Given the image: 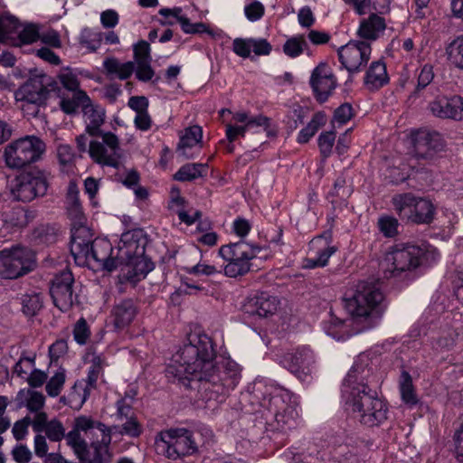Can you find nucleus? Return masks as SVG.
Wrapping results in <instances>:
<instances>
[{
  "instance_id": "obj_1",
  "label": "nucleus",
  "mask_w": 463,
  "mask_h": 463,
  "mask_svg": "<svg viewBox=\"0 0 463 463\" xmlns=\"http://www.w3.org/2000/svg\"><path fill=\"white\" fill-rule=\"evenodd\" d=\"M211 338L200 332H191L186 343L173 355L166 373L178 380L195 379L203 382L208 400L222 402L241 379L239 364L230 358L215 362Z\"/></svg>"
},
{
  "instance_id": "obj_2",
  "label": "nucleus",
  "mask_w": 463,
  "mask_h": 463,
  "mask_svg": "<svg viewBox=\"0 0 463 463\" xmlns=\"http://www.w3.org/2000/svg\"><path fill=\"white\" fill-rule=\"evenodd\" d=\"M370 370L355 362L342 386V399L354 417L363 425L375 427L388 419V405L368 385Z\"/></svg>"
},
{
  "instance_id": "obj_3",
  "label": "nucleus",
  "mask_w": 463,
  "mask_h": 463,
  "mask_svg": "<svg viewBox=\"0 0 463 463\" xmlns=\"http://www.w3.org/2000/svg\"><path fill=\"white\" fill-rule=\"evenodd\" d=\"M439 252L430 244H407L390 248L379 263L386 279L414 270L423 264H431L439 259Z\"/></svg>"
},
{
  "instance_id": "obj_4",
  "label": "nucleus",
  "mask_w": 463,
  "mask_h": 463,
  "mask_svg": "<svg viewBox=\"0 0 463 463\" xmlns=\"http://www.w3.org/2000/svg\"><path fill=\"white\" fill-rule=\"evenodd\" d=\"M78 150L87 152L91 160L102 166L118 168L122 149L118 137L111 131H102L96 135L80 134L76 137Z\"/></svg>"
},
{
  "instance_id": "obj_5",
  "label": "nucleus",
  "mask_w": 463,
  "mask_h": 463,
  "mask_svg": "<svg viewBox=\"0 0 463 463\" xmlns=\"http://www.w3.org/2000/svg\"><path fill=\"white\" fill-rule=\"evenodd\" d=\"M112 251V245L108 240L98 238L92 241L89 228L76 230L71 238V252L75 259L83 257L109 271L118 268L117 258H111Z\"/></svg>"
},
{
  "instance_id": "obj_6",
  "label": "nucleus",
  "mask_w": 463,
  "mask_h": 463,
  "mask_svg": "<svg viewBox=\"0 0 463 463\" xmlns=\"http://www.w3.org/2000/svg\"><path fill=\"white\" fill-rule=\"evenodd\" d=\"M45 151V144L36 136H25L9 143L4 152L6 165L21 169L36 162Z\"/></svg>"
},
{
  "instance_id": "obj_7",
  "label": "nucleus",
  "mask_w": 463,
  "mask_h": 463,
  "mask_svg": "<svg viewBox=\"0 0 463 463\" xmlns=\"http://www.w3.org/2000/svg\"><path fill=\"white\" fill-rule=\"evenodd\" d=\"M383 298V293L374 283L360 281L353 295L345 298V308L354 318H367Z\"/></svg>"
},
{
  "instance_id": "obj_8",
  "label": "nucleus",
  "mask_w": 463,
  "mask_h": 463,
  "mask_svg": "<svg viewBox=\"0 0 463 463\" xmlns=\"http://www.w3.org/2000/svg\"><path fill=\"white\" fill-rule=\"evenodd\" d=\"M259 251V248L245 241L222 246L219 254L226 262L223 267L224 274L230 278L246 274L250 269V260L254 259Z\"/></svg>"
},
{
  "instance_id": "obj_9",
  "label": "nucleus",
  "mask_w": 463,
  "mask_h": 463,
  "mask_svg": "<svg viewBox=\"0 0 463 463\" xmlns=\"http://www.w3.org/2000/svg\"><path fill=\"white\" fill-rule=\"evenodd\" d=\"M161 443L165 456L178 460L198 452L194 433L184 428L169 429L161 432Z\"/></svg>"
},
{
  "instance_id": "obj_10",
  "label": "nucleus",
  "mask_w": 463,
  "mask_h": 463,
  "mask_svg": "<svg viewBox=\"0 0 463 463\" xmlns=\"http://www.w3.org/2000/svg\"><path fill=\"white\" fill-rule=\"evenodd\" d=\"M45 174L39 170L29 171L16 176L11 184V194L17 201L31 202L43 196L48 189Z\"/></svg>"
},
{
  "instance_id": "obj_11",
  "label": "nucleus",
  "mask_w": 463,
  "mask_h": 463,
  "mask_svg": "<svg viewBox=\"0 0 463 463\" xmlns=\"http://www.w3.org/2000/svg\"><path fill=\"white\" fill-rule=\"evenodd\" d=\"M35 265L34 254L21 247L0 251V274L5 279H16L31 271Z\"/></svg>"
},
{
  "instance_id": "obj_12",
  "label": "nucleus",
  "mask_w": 463,
  "mask_h": 463,
  "mask_svg": "<svg viewBox=\"0 0 463 463\" xmlns=\"http://www.w3.org/2000/svg\"><path fill=\"white\" fill-rule=\"evenodd\" d=\"M49 80L46 75L33 76L15 91V100L21 103L23 110H26V106L38 107L46 100Z\"/></svg>"
},
{
  "instance_id": "obj_13",
  "label": "nucleus",
  "mask_w": 463,
  "mask_h": 463,
  "mask_svg": "<svg viewBox=\"0 0 463 463\" xmlns=\"http://www.w3.org/2000/svg\"><path fill=\"white\" fill-rule=\"evenodd\" d=\"M270 409L274 410L275 419L279 424L291 428L298 416L296 406L291 402L288 391L274 386L269 393Z\"/></svg>"
},
{
  "instance_id": "obj_14",
  "label": "nucleus",
  "mask_w": 463,
  "mask_h": 463,
  "mask_svg": "<svg viewBox=\"0 0 463 463\" xmlns=\"http://www.w3.org/2000/svg\"><path fill=\"white\" fill-rule=\"evenodd\" d=\"M269 126V118L263 115L250 117L243 111L236 112L232 114L231 122L226 124V137L232 143L239 137H244L248 130L257 132L259 128L267 129Z\"/></svg>"
},
{
  "instance_id": "obj_15",
  "label": "nucleus",
  "mask_w": 463,
  "mask_h": 463,
  "mask_svg": "<svg viewBox=\"0 0 463 463\" xmlns=\"http://www.w3.org/2000/svg\"><path fill=\"white\" fill-rule=\"evenodd\" d=\"M371 44L367 42H350L338 50L340 62L350 73L357 72L371 56Z\"/></svg>"
},
{
  "instance_id": "obj_16",
  "label": "nucleus",
  "mask_w": 463,
  "mask_h": 463,
  "mask_svg": "<svg viewBox=\"0 0 463 463\" xmlns=\"http://www.w3.org/2000/svg\"><path fill=\"white\" fill-rule=\"evenodd\" d=\"M74 278L70 270H63L52 279L50 288L54 305L62 312L70 310L75 300L73 293Z\"/></svg>"
},
{
  "instance_id": "obj_17",
  "label": "nucleus",
  "mask_w": 463,
  "mask_h": 463,
  "mask_svg": "<svg viewBox=\"0 0 463 463\" xmlns=\"http://www.w3.org/2000/svg\"><path fill=\"white\" fill-rule=\"evenodd\" d=\"M285 368L294 373L300 380H305L315 368V355L307 346H302L287 353L282 359Z\"/></svg>"
},
{
  "instance_id": "obj_18",
  "label": "nucleus",
  "mask_w": 463,
  "mask_h": 463,
  "mask_svg": "<svg viewBox=\"0 0 463 463\" xmlns=\"http://www.w3.org/2000/svg\"><path fill=\"white\" fill-rule=\"evenodd\" d=\"M430 114L442 119H463V98L458 95H439L428 105Z\"/></svg>"
},
{
  "instance_id": "obj_19",
  "label": "nucleus",
  "mask_w": 463,
  "mask_h": 463,
  "mask_svg": "<svg viewBox=\"0 0 463 463\" xmlns=\"http://www.w3.org/2000/svg\"><path fill=\"white\" fill-rule=\"evenodd\" d=\"M145 253L144 238L142 232L138 230L128 231L121 235L118 246L117 264L133 260Z\"/></svg>"
},
{
  "instance_id": "obj_20",
  "label": "nucleus",
  "mask_w": 463,
  "mask_h": 463,
  "mask_svg": "<svg viewBox=\"0 0 463 463\" xmlns=\"http://www.w3.org/2000/svg\"><path fill=\"white\" fill-rule=\"evenodd\" d=\"M310 85L318 101L324 102L327 99L335 88L336 80L326 63L321 62L312 71Z\"/></svg>"
},
{
  "instance_id": "obj_21",
  "label": "nucleus",
  "mask_w": 463,
  "mask_h": 463,
  "mask_svg": "<svg viewBox=\"0 0 463 463\" xmlns=\"http://www.w3.org/2000/svg\"><path fill=\"white\" fill-rule=\"evenodd\" d=\"M65 209L68 217L71 221V237L76 230L80 228H88L86 226V216L80 200V190L77 184L73 181L69 183L65 195Z\"/></svg>"
},
{
  "instance_id": "obj_22",
  "label": "nucleus",
  "mask_w": 463,
  "mask_h": 463,
  "mask_svg": "<svg viewBox=\"0 0 463 463\" xmlns=\"http://www.w3.org/2000/svg\"><path fill=\"white\" fill-rule=\"evenodd\" d=\"M80 102L81 103V110L86 124V136L96 135L103 130L100 127L105 121V109L98 105H94L90 97L86 93L80 94Z\"/></svg>"
},
{
  "instance_id": "obj_23",
  "label": "nucleus",
  "mask_w": 463,
  "mask_h": 463,
  "mask_svg": "<svg viewBox=\"0 0 463 463\" xmlns=\"http://www.w3.org/2000/svg\"><path fill=\"white\" fill-rule=\"evenodd\" d=\"M279 301L276 297L270 296L267 293H260L252 297L247 298L242 309L250 316H258L260 317H266L273 315L279 308Z\"/></svg>"
},
{
  "instance_id": "obj_24",
  "label": "nucleus",
  "mask_w": 463,
  "mask_h": 463,
  "mask_svg": "<svg viewBox=\"0 0 463 463\" xmlns=\"http://www.w3.org/2000/svg\"><path fill=\"white\" fill-rule=\"evenodd\" d=\"M414 151L418 157H431L443 147L442 138L437 132L418 130L413 135Z\"/></svg>"
},
{
  "instance_id": "obj_25",
  "label": "nucleus",
  "mask_w": 463,
  "mask_h": 463,
  "mask_svg": "<svg viewBox=\"0 0 463 463\" xmlns=\"http://www.w3.org/2000/svg\"><path fill=\"white\" fill-rule=\"evenodd\" d=\"M112 430L101 435L100 439L93 441L90 445L92 452L90 453L88 448L86 452L80 458L81 463H110L112 454L109 450L111 443Z\"/></svg>"
},
{
  "instance_id": "obj_26",
  "label": "nucleus",
  "mask_w": 463,
  "mask_h": 463,
  "mask_svg": "<svg viewBox=\"0 0 463 463\" xmlns=\"http://www.w3.org/2000/svg\"><path fill=\"white\" fill-rule=\"evenodd\" d=\"M137 315V307L131 299L116 303L110 312L111 323L117 331L128 327Z\"/></svg>"
},
{
  "instance_id": "obj_27",
  "label": "nucleus",
  "mask_w": 463,
  "mask_h": 463,
  "mask_svg": "<svg viewBox=\"0 0 463 463\" xmlns=\"http://www.w3.org/2000/svg\"><path fill=\"white\" fill-rule=\"evenodd\" d=\"M118 267H121L120 280L132 284H136L144 279L152 269V264L145 259L144 255L134 258L123 263V265H118Z\"/></svg>"
},
{
  "instance_id": "obj_28",
  "label": "nucleus",
  "mask_w": 463,
  "mask_h": 463,
  "mask_svg": "<svg viewBox=\"0 0 463 463\" xmlns=\"http://www.w3.org/2000/svg\"><path fill=\"white\" fill-rule=\"evenodd\" d=\"M436 207L433 203L426 198H415L411 213L407 215V221L416 224H430L433 222Z\"/></svg>"
},
{
  "instance_id": "obj_29",
  "label": "nucleus",
  "mask_w": 463,
  "mask_h": 463,
  "mask_svg": "<svg viewBox=\"0 0 463 463\" xmlns=\"http://www.w3.org/2000/svg\"><path fill=\"white\" fill-rule=\"evenodd\" d=\"M203 129L201 127L194 125L184 128L179 134V143L176 151L180 156L190 158L193 155L190 149L194 146L202 147Z\"/></svg>"
},
{
  "instance_id": "obj_30",
  "label": "nucleus",
  "mask_w": 463,
  "mask_h": 463,
  "mask_svg": "<svg viewBox=\"0 0 463 463\" xmlns=\"http://www.w3.org/2000/svg\"><path fill=\"white\" fill-rule=\"evenodd\" d=\"M385 29V19L379 14H371L367 18L361 20L357 34L362 39L375 41L383 34Z\"/></svg>"
},
{
  "instance_id": "obj_31",
  "label": "nucleus",
  "mask_w": 463,
  "mask_h": 463,
  "mask_svg": "<svg viewBox=\"0 0 463 463\" xmlns=\"http://www.w3.org/2000/svg\"><path fill=\"white\" fill-rule=\"evenodd\" d=\"M309 248L321 267H325L328 263L329 258L336 251V248L331 245L329 234L314 238L309 243Z\"/></svg>"
},
{
  "instance_id": "obj_32",
  "label": "nucleus",
  "mask_w": 463,
  "mask_h": 463,
  "mask_svg": "<svg viewBox=\"0 0 463 463\" xmlns=\"http://www.w3.org/2000/svg\"><path fill=\"white\" fill-rule=\"evenodd\" d=\"M183 10L181 7H174V8H161L158 11V14L167 18L168 16H173L176 19V21L180 24L182 30L185 33H203L207 31V26L203 23H195L193 24L190 20L182 14Z\"/></svg>"
},
{
  "instance_id": "obj_33",
  "label": "nucleus",
  "mask_w": 463,
  "mask_h": 463,
  "mask_svg": "<svg viewBox=\"0 0 463 463\" xmlns=\"http://www.w3.org/2000/svg\"><path fill=\"white\" fill-rule=\"evenodd\" d=\"M389 77L386 66L382 61L372 62L364 77V84L369 90H377L387 84Z\"/></svg>"
},
{
  "instance_id": "obj_34",
  "label": "nucleus",
  "mask_w": 463,
  "mask_h": 463,
  "mask_svg": "<svg viewBox=\"0 0 463 463\" xmlns=\"http://www.w3.org/2000/svg\"><path fill=\"white\" fill-rule=\"evenodd\" d=\"M283 52L289 58L299 57L306 52L309 51V45L305 34H296L285 42L282 47Z\"/></svg>"
},
{
  "instance_id": "obj_35",
  "label": "nucleus",
  "mask_w": 463,
  "mask_h": 463,
  "mask_svg": "<svg viewBox=\"0 0 463 463\" xmlns=\"http://www.w3.org/2000/svg\"><path fill=\"white\" fill-rule=\"evenodd\" d=\"M326 123V115L324 112L315 113L307 125L299 131L297 138L298 142L300 144L307 143Z\"/></svg>"
},
{
  "instance_id": "obj_36",
  "label": "nucleus",
  "mask_w": 463,
  "mask_h": 463,
  "mask_svg": "<svg viewBox=\"0 0 463 463\" xmlns=\"http://www.w3.org/2000/svg\"><path fill=\"white\" fill-rule=\"evenodd\" d=\"M103 66L108 74L117 76L120 80L128 79L134 71V62H119L115 58H108L103 61Z\"/></svg>"
},
{
  "instance_id": "obj_37",
  "label": "nucleus",
  "mask_w": 463,
  "mask_h": 463,
  "mask_svg": "<svg viewBox=\"0 0 463 463\" xmlns=\"http://www.w3.org/2000/svg\"><path fill=\"white\" fill-rule=\"evenodd\" d=\"M207 169V164H186L175 174V179L181 182L193 181L205 175Z\"/></svg>"
},
{
  "instance_id": "obj_38",
  "label": "nucleus",
  "mask_w": 463,
  "mask_h": 463,
  "mask_svg": "<svg viewBox=\"0 0 463 463\" xmlns=\"http://www.w3.org/2000/svg\"><path fill=\"white\" fill-rule=\"evenodd\" d=\"M73 427L80 430V432L88 433L91 430H97L100 432V434H104L112 429L107 427L100 421L94 420L91 417L86 415H80L74 419Z\"/></svg>"
},
{
  "instance_id": "obj_39",
  "label": "nucleus",
  "mask_w": 463,
  "mask_h": 463,
  "mask_svg": "<svg viewBox=\"0 0 463 463\" xmlns=\"http://www.w3.org/2000/svg\"><path fill=\"white\" fill-rule=\"evenodd\" d=\"M446 54L455 67L463 70V36L457 37L447 46Z\"/></svg>"
},
{
  "instance_id": "obj_40",
  "label": "nucleus",
  "mask_w": 463,
  "mask_h": 463,
  "mask_svg": "<svg viewBox=\"0 0 463 463\" xmlns=\"http://www.w3.org/2000/svg\"><path fill=\"white\" fill-rule=\"evenodd\" d=\"M19 396L25 400V407L33 412L41 411L45 403L44 395L34 390H22L18 393Z\"/></svg>"
},
{
  "instance_id": "obj_41",
  "label": "nucleus",
  "mask_w": 463,
  "mask_h": 463,
  "mask_svg": "<svg viewBox=\"0 0 463 463\" xmlns=\"http://www.w3.org/2000/svg\"><path fill=\"white\" fill-rule=\"evenodd\" d=\"M18 19L8 14H0V41H7L19 28Z\"/></svg>"
},
{
  "instance_id": "obj_42",
  "label": "nucleus",
  "mask_w": 463,
  "mask_h": 463,
  "mask_svg": "<svg viewBox=\"0 0 463 463\" xmlns=\"http://www.w3.org/2000/svg\"><path fill=\"white\" fill-rule=\"evenodd\" d=\"M102 33L97 30L85 28L80 33V43L90 52L98 50L101 44Z\"/></svg>"
},
{
  "instance_id": "obj_43",
  "label": "nucleus",
  "mask_w": 463,
  "mask_h": 463,
  "mask_svg": "<svg viewBox=\"0 0 463 463\" xmlns=\"http://www.w3.org/2000/svg\"><path fill=\"white\" fill-rule=\"evenodd\" d=\"M80 433L81 432L80 430H77V429L73 427L71 431H69L67 434L65 433L64 437L68 446L72 449L79 459L82 455H84L86 449L88 448V444L86 440L81 437Z\"/></svg>"
},
{
  "instance_id": "obj_44",
  "label": "nucleus",
  "mask_w": 463,
  "mask_h": 463,
  "mask_svg": "<svg viewBox=\"0 0 463 463\" xmlns=\"http://www.w3.org/2000/svg\"><path fill=\"white\" fill-rule=\"evenodd\" d=\"M400 392L402 400L405 404L409 406L417 404L418 398L414 392L411 378L407 373H402V381L400 384Z\"/></svg>"
},
{
  "instance_id": "obj_45",
  "label": "nucleus",
  "mask_w": 463,
  "mask_h": 463,
  "mask_svg": "<svg viewBox=\"0 0 463 463\" xmlns=\"http://www.w3.org/2000/svg\"><path fill=\"white\" fill-rule=\"evenodd\" d=\"M415 196L411 194H397L392 198V204L399 216L407 219L411 213Z\"/></svg>"
},
{
  "instance_id": "obj_46",
  "label": "nucleus",
  "mask_w": 463,
  "mask_h": 463,
  "mask_svg": "<svg viewBox=\"0 0 463 463\" xmlns=\"http://www.w3.org/2000/svg\"><path fill=\"white\" fill-rule=\"evenodd\" d=\"M65 380L66 371L63 368L58 369L46 383L47 394L51 397L58 396L63 388Z\"/></svg>"
},
{
  "instance_id": "obj_47",
  "label": "nucleus",
  "mask_w": 463,
  "mask_h": 463,
  "mask_svg": "<svg viewBox=\"0 0 463 463\" xmlns=\"http://www.w3.org/2000/svg\"><path fill=\"white\" fill-rule=\"evenodd\" d=\"M335 141V132L331 131H325L322 132L318 138H317V144L319 147L320 154L324 160L328 158L333 151V147Z\"/></svg>"
},
{
  "instance_id": "obj_48",
  "label": "nucleus",
  "mask_w": 463,
  "mask_h": 463,
  "mask_svg": "<svg viewBox=\"0 0 463 463\" xmlns=\"http://www.w3.org/2000/svg\"><path fill=\"white\" fill-rule=\"evenodd\" d=\"M22 306L25 315L34 316L43 307L42 298L36 293L24 295Z\"/></svg>"
},
{
  "instance_id": "obj_49",
  "label": "nucleus",
  "mask_w": 463,
  "mask_h": 463,
  "mask_svg": "<svg viewBox=\"0 0 463 463\" xmlns=\"http://www.w3.org/2000/svg\"><path fill=\"white\" fill-rule=\"evenodd\" d=\"M379 231L388 238L394 237L398 233L399 222L392 216H381L377 222Z\"/></svg>"
},
{
  "instance_id": "obj_50",
  "label": "nucleus",
  "mask_w": 463,
  "mask_h": 463,
  "mask_svg": "<svg viewBox=\"0 0 463 463\" xmlns=\"http://www.w3.org/2000/svg\"><path fill=\"white\" fill-rule=\"evenodd\" d=\"M87 399L86 389L81 383H76L71 392L68 394V405L74 409H80Z\"/></svg>"
},
{
  "instance_id": "obj_51",
  "label": "nucleus",
  "mask_w": 463,
  "mask_h": 463,
  "mask_svg": "<svg viewBox=\"0 0 463 463\" xmlns=\"http://www.w3.org/2000/svg\"><path fill=\"white\" fill-rule=\"evenodd\" d=\"M111 429L112 431H118L121 435H128L130 437H138L142 432L140 423L134 417H129L122 425L121 429L118 426H113Z\"/></svg>"
},
{
  "instance_id": "obj_52",
  "label": "nucleus",
  "mask_w": 463,
  "mask_h": 463,
  "mask_svg": "<svg viewBox=\"0 0 463 463\" xmlns=\"http://www.w3.org/2000/svg\"><path fill=\"white\" fill-rule=\"evenodd\" d=\"M43 431L47 438L52 441H61L65 437V428L57 419L49 420V423Z\"/></svg>"
},
{
  "instance_id": "obj_53",
  "label": "nucleus",
  "mask_w": 463,
  "mask_h": 463,
  "mask_svg": "<svg viewBox=\"0 0 463 463\" xmlns=\"http://www.w3.org/2000/svg\"><path fill=\"white\" fill-rule=\"evenodd\" d=\"M58 79L60 83L68 90L75 93L80 87L78 76L71 70L65 69L59 75Z\"/></svg>"
},
{
  "instance_id": "obj_54",
  "label": "nucleus",
  "mask_w": 463,
  "mask_h": 463,
  "mask_svg": "<svg viewBox=\"0 0 463 463\" xmlns=\"http://www.w3.org/2000/svg\"><path fill=\"white\" fill-rule=\"evenodd\" d=\"M434 70L433 66L430 63L424 64L420 71L418 76V83L415 90V94L418 93L420 90L425 89L429 86L434 79Z\"/></svg>"
},
{
  "instance_id": "obj_55",
  "label": "nucleus",
  "mask_w": 463,
  "mask_h": 463,
  "mask_svg": "<svg viewBox=\"0 0 463 463\" xmlns=\"http://www.w3.org/2000/svg\"><path fill=\"white\" fill-rule=\"evenodd\" d=\"M106 365L105 359L101 355L93 354L91 359V367L88 374V383L93 386L98 380L99 375L102 373L103 367Z\"/></svg>"
},
{
  "instance_id": "obj_56",
  "label": "nucleus",
  "mask_w": 463,
  "mask_h": 463,
  "mask_svg": "<svg viewBox=\"0 0 463 463\" xmlns=\"http://www.w3.org/2000/svg\"><path fill=\"white\" fill-rule=\"evenodd\" d=\"M19 39L23 43L30 44L40 39V26L36 24L24 25L19 33Z\"/></svg>"
},
{
  "instance_id": "obj_57",
  "label": "nucleus",
  "mask_w": 463,
  "mask_h": 463,
  "mask_svg": "<svg viewBox=\"0 0 463 463\" xmlns=\"http://www.w3.org/2000/svg\"><path fill=\"white\" fill-rule=\"evenodd\" d=\"M344 326L345 322L342 319L332 316L325 325V330L328 335L339 340L343 337L342 333H344Z\"/></svg>"
},
{
  "instance_id": "obj_58",
  "label": "nucleus",
  "mask_w": 463,
  "mask_h": 463,
  "mask_svg": "<svg viewBox=\"0 0 463 463\" xmlns=\"http://www.w3.org/2000/svg\"><path fill=\"white\" fill-rule=\"evenodd\" d=\"M352 111V106L348 103H345L339 106L334 113V118L332 121L333 126L335 127V124L342 126L349 121L353 116Z\"/></svg>"
},
{
  "instance_id": "obj_59",
  "label": "nucleus",
  "mask_w": 463,
  "mask_h": 463,
  "mask_svg": "<svg viewBox=\"0 0 463 463\" xmlns=\"http://www.w3.org/2000/svg\"><path fill=\"white\" fill-rule=\"evenodd\" d=\"M265 13L264 5L259 2L254 1L244 7V14L246 18L250 22H256L262 18Z\"/></svg>"
},
{
  "instance_id": "obj_60",
  "label": "nucleus",
  "mask_w": 463,
  "mask_h": 463,
  "mask_svg": "<svg viewBox=\"0 0 463 463\" xmlns=\"http://www.w3.org/2000/svg\"><path fill=\"white\" fill-rule=\"evenodd\" d=\"M134 70L137 79L141 81H148L155 75V71L151 67V61L134 62Z\"/></svg>"
},
{
  "instance_id": "obj_61",
  "label": "nucleus",
  "mask_w": 463,
  "mask_h": 463,
  "mask_svg": "<svg viewBox=\"0 0 463 463\" xmlns=\"http://www.w3.org/2000/svg\"><path fill=\"white\" fill-rule=\"evenodd\" d=\"M86 93L83 90H78L73 93L71 99L62 98L60 101V107L61 110L66 114H73L76 112L78 108H81V103L80 102V94Z\"/></svg>"
},
{
  "instance_id": "obj_62",
  "label": "nucleus",
  "mask_w": 463,
  "mask_h": 463,
  "mask_svg": "<svg viewBox=\"0 0 463 463\" xmlns=\"http://www.w3.org/2000/svg\"><path fill=\"white\" fill-rule=\"evenodd\" d=\"M133 51L135 62L152 61L150 45L146 41H139L134 45Z\"/></svg>"
},
{
  "instance_id": "obj_63",
  "label": "nucleus",
  "mask_w": 463,
  "mask_h": 463,
  "mask_svg": "<svg viewBox=\"0 0 463 463\" xmlns=\"http://www.w3.org/2000/svg\"><path fill=\"white\" fill-rule=\"evenodd\" d=\"M250 51L257 56L269 55L272 46L266 39L250 38Z\"/></svg>"
},
{
  "instance_id": "obj_64",
  "label": "nucleus",
  "mask_w": 463,
  "mask_h": 463,
  "mask_svg": "<svg viewBox=\"0 0 463 463\" xmlns=\"http://www.w3.org/2000/svg\"><path fill=\"white\" fill-rule=\"evenodd\" d=\"M232 51L241 58L250 57L251 53L250 38H235L232 42Z\"/></svg>"
}]
</instances>
